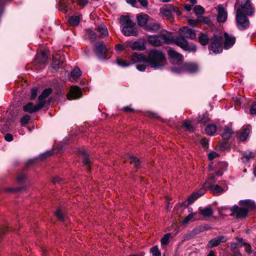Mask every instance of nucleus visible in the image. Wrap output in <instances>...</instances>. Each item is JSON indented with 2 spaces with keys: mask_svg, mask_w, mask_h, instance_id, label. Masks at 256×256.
<instances>
[{
  "mask_svg": "<svg viewBox=\"0 0 256 256\" xmlns=\"http://www.w3.org/2000/svg\"><path fill=\"white\" fill-rule=\"evenodd\" d=\"M36 59L38 62L44 64L47 60V56L44 52L42 51L37 55Z\"/></svg>",
  "mask_w": 256,
  "mask_h": 256,
  "instance_id": "nucleus-27",
  "label": "nucleus"
},
{
  "mask_svg": "<svg viewBox=\"0 0 256 256\" xmlns=\"http://www.w3.org/2000/svg\"><path fill=\"white\" fill-rule=\"evenodd\" d=\"M195 215L196 214L194 213L189 214L186 217V218H184L182 222V224H187Z\"/></svg>",
  "mask_w": 256,
  "mask_h": 256,
  "instance_id": "nucleus-52",
  "label": "nucleus"
},
{
  "mask_svg": "<svg viewBox=\"0 0 256 256\" xmlns=\"http://www.w3.org/2000/svg\"><path fill=\"white\" fill-rule=\"evenodd\" d=\"M96 51L98 54H103L106 52V48L104 43L98 42L96 45Z\"/></svg>",
  "mask_w": 256,
  "mask_h": 256,
  "instance_id": "nucleus-26",
  "label": "nucleus"
},
{
  "mask_svg": "<svg viewBox=\"0 0 256 256\" xmlns=\"http://www.w3.org/2000/svg\"><path fill=\"white\" fill-rule=\"evenodd\" d=\"M88 2V0H78V4L80 6H84Z\"/></svg>",
  "mask_w": 256,
  "mask_h": 256,
  "instance_id": "nucleus-61",
  "label": "nucleus"
},
{
  "mask_svg": "<svg viewBox=\"0 0 256 256\" xmlns=\"http://www.w3.org/2000/svg\"><path fill=\"white\" fill-rule=\"evenodd\" d=\"M133 24L129 20V36H136L138 34V32L135 28L130 27Z\"/></svg>",
  "mask_w": 256,
  "mask_h": 256,
  "instance_id": "nucleus-44",
  "label": "nucleus"
},
{
  "mask_svg": "<svg viewBox=\"0 0 256 256\" xmlns=\"http://www.w3.org/2000/svg\"><path fill=\"white\" fill-rule=\"evenodd\" d=\"M180 36H176L173 38V43L180 46L184 51L194 52L196 50V46L192 42H188L184 38L194 40L196 38L195 31L188 27H183L180 29Z\"/></svg>",
  "mask_w": 256,
  "mask_h": 256,
  "instance_id": "nucleus-1",
  "label": "nucleus"
},
{
  "mask_svg": "<svg viewBox=\"0 0 256 256\" xmlns=\"http://www.w3.org/2000/svg\"><path fill=\"white\" fill-rule=\"evenodd\" d=\"M98 32L101 34L102 36H106L108 35V31L105 26L100 24L98 26Z\"/></svg>",
  "mask_w": 256,
  "mask_h": 256,
  "instance_id": "nucleus-33",
  "label": "nucleus"
},
{
  "mask_svg": "<svg viewBox=\"0 0 256 256\" xmlns=\"http://www.w3.org/2000/svg\"><path fill=\"white\" fill-rule=\"evenodd\" d=\"M55 215L60 220L64 222L66 218L65 214L61 210H58L55 212Z\"/></svg>",
  "mask_w": 256,
  "mask_h": 256,
  "instance_id": "nucleus-36",
  "label": "nucleus"
},
{
  "mask_svg": "<svg viewBox=\"0 0 256 256\" xmlns=\"http://www.w3.org/2000/svg\"><path fill=\"white\" fill-rule=\"evenodd\" d=\"M144 62H142V64H138L136 65V68L140 71H144L146 69V66L144 64Z\"/></svg>",
  "mask_w": 256,
  "mask_h": 256,
  "instance_id": "nucleus-56",
  "label": "nucleus"
},
{
  "mask_svg": "<svg viewBox=\"0 0 256 256\" xmlns=\"http://www.w3.org/2000/svg\"><path fill=\"white\" fill-rule=\"evenodd\" d=\"M5 140L8 142H11L13 140V136L10 134H7L4 136Z\"/></svg>",
  "mask_w": 256,
  "mask_h": 256,
  "instance_id": "nucleus-60",
  "label": "nucleus"
},
{
  "mask_svg": "<svg viewBox=\"0 0 256 256\" xmlns=\"http://www.w3.org/2000/svg\"><path fill=\"white\" fill-rule=\"evenodd\" d=\"M217 180V179L216 177V176L214 174H212L206 180V182L204 184V186H207L208 185L213 184L214 183L216 182Z\"/></svg>",
  "mask_w": 256,
  "mask_h": 256,
  "instance_id": "nucleus-38",
  "label": "nucleus"
},
{
  "mask_svg": "<svg viewBox=\"0 0 256 256\" xmlns=\"http://www.w3.org/2000/svg\"><path fill=\"white\" fill-rule=\"evenodd\" d=\"M171 71L172 72L176 74L184 72L195 74L198 71V66L195 63L186 62L183 64L180 67L171 68Z\"/></svg>",
  "mask_w": 256,
  "mask_h": 256,
  "instance_id": "nucleus-4",
  "label": "nucleus"
},
{
  "mask_svg": "<svg viewBox=\"0 0 256 256\" xmlns=\"http://www.w3.org/2000/svg\"><path fill=\"white\" fill-rule=\"evenodd\" d=\"M208 36L206 34H200L198 36V40L200 44L203 46L207 44L208 42Z\"/></svg>",
  "mask_w": 256,
  "mask_h": 256,
  "instance_id": "nucleus-32",
  "label": "nucleus"
},
{
  "mask_svg": "<svg viewBox=\"0 0 256 256\" xmlns=\"http://www.w3.org/2000/svg\"><path fill=\"white\" fill-rule=\"evenodd\" d=\"M218 12L217 20L218 22H224L227 19V12L224 10V7L221 5H219L218 6Z\"/></svg>",
  "mask_w": 256,
  "mask_h": 256,
  "instance_id": "nucleus-16",
  "label": "nucleus"
},
{
  "mask_svg": "<svg viewBox=\"0 0 256 256\" xmlns=\"http://www.w3.org/2000/svg\"><path fill=\"white\" fill-rule=\"evenodd\" d=\"M81 18L80 16H72L69 18V24L72 26L78 25Z\"/></svg>",
  "mask_w": 256,
  "mask_h": 256,
  "instance_id": "nucleus-30",
  "label": "nucleus"
},
{
  "mask_svg": "<svg viewBox=\"0 0 256 256\" xmlns=\"http://www.w3.org/2000/svg\"><path fill=\"white\" fill-rule=\"evenodd\" d=\"M132 60L134 63L147 62V58L142 54L135 53L132 56Z\"/></svg>",
  "mask_w": 256,
  "mask_h": 256,
  "instance_id": "nucleus-20",
  "label": "nucleus"
},
{
  "mask_svg": "<svg viewBox=\"0 0 256 256\" xmlns=\"http://www.w3.org/2000/svg\"><path fill=\"white\" fill-rule=\"evenodd\" d=\"M160 25L158 23L151 22L146 26L145 29L148 32H156L160 29Z\"/></svg>",
  "mask_w": 256,
  "mask_h": 256,
  "instance_id": "nucleus-23",
  "label": "nucleus"
},
{
  "mask_svg": "<svg viewBox=\"0 0 256 256\" xmlns=\"http://www.w3.org/2000/svg\"><path fill=\"white\" fill-rule=\"evenodd\" d=\"M254 156V152L250 151H246L243 153L242 156L241 158L244 162H246L253 158Z\"/></svg>",
  "mask_w": 256,
  "mask_h": 256,
  "instance_id": "nucleus-29",
  "label": "nucleus"
},
{
  "mask_svg": "<svg viewBox=\"0 0 256 256\" xmlns=\"http://www.w3.org/2000/svg\"><path fill=\"white\" fill-rule=\"evenodd\" d=\"M120 23L124 26L122 32L124 36H128V16H122L120 18Z\"/></svg>",
  "mask_w": 256,
  "mask_h": 256,
  "instance_id": "nucleus-18",
  "label": "nucleus"
},
{
  "mask_svg": "<svg viewBox=\"0 0 256 256\" xmlns=\"http://www.w3.org/2000/svg\"><path fill=\"white\" fill-rule=\"evenodd\" d=\"M216 126L215 124L208 125L206 128V133L210 136L213 135L216 132Z\"/></svg>",
  "mask_w": 256,
  "mask_h": 256,
  "instance_id": "nucleus-31",
  "label": "nucleus"
},
{
  "mask_svg": "<svg viewBox=\"0 0 256 256\" xmlns=\"http://www.w3.org/2000/svg\"><path fill=\"white\" fill-rule=\"evenodd\" d=\"M67 8V4L66 2L64 1H60L59 3V10L63 11L64 12H67L66 8Z\"/></svg>",
  "mask_w": 256,
  "mask_h": 256,
  "instance_id": "nucleus-47",
  "label": "nucleus"
},
{
  "mask_svg": "<svg viewBox=\"0 0 256 256\" xmlns=\"http://www.w3.org/2000/svg\"><path fill=\"white\" fill-rule=\"evenodd\" d=\"M206 188H206L204 184L202 187L198 190L196 192H194L189 196L187 199L188 204H190L192 203L198 198L203 195L206 192Z\"/></svg>",
  "mask_w": 256,
  "mask_h": 256,
  "instance_id": "nucleus-11",
  "label": "nucleus"
},
{
  "mask_svg": "<svg viewBox=\"0 0 256 256\" xmlns=\"http://www.w3.org/2000/svg\"><path fill=\"white\" fill-rule=\"evenodd\" d=\"M198 20L201 23L208 24L210 22V19L208 18L200 16H198Z\"/></svg>",
  "mask_w": 256,
  "mask_h": 256,
  "instance_id": "nucleus-54",
  "label": "nucleus"
},
{
  "mask_svg": "<svg viewBox=\"0 0 256 256\" xmlns=\"http://www.w3.org/2000/svg\"><path fill=\"white\" fill-rule=\"evenodd\" d=\"M250 129L248 128H244L240 135V138L241 140H245L248 137L250 133Z\"/></svg>",
  "mask_w": 256,
  "mask_h": 256,
  "instance_id": "nucleus-34",
  "label": "nucleus"
},
{
  "mask_svg": "<svg viewBox=\"0 0 256 256\" xmlns=\"http://www.w3.org/2000/svg\"><path fill=\"white\" fill-rule=\"evenodd\" d=\"M37 88H33L31 90V91H30V93H31V96H30V98H31V99L32 100H34V99L36 96V95H37Z\"/></svg>",
  "mask_w": 256,
  "mask_h": 256,
  "instance_id": "nucleus-55",
  "label": "nucleus"
},
{
  "mask_svg": "<svg viewBox=\"0 0 256 256\" xmlns=\"http://www.w3.org/2000/svg\"><path fill=\"white\" fill-rule=\"evenodd\" d=\"M184 9L188 12L192 9V6L188 4H184Z\"/></svg>",
  "mask_w": 256,
  "mask_h": 256,
  "instance_id": "nucleus-63",
  "label": "nucleus"
},
{
  "mask_svg": "<svg viewBox=\"0 0 256 256\" xmlns=\"http://www.w3.org/2000/svg\"><path fill=\"white\" fill-rule=\"evenodd\" d=\"M183 126L190 131L193 130V127L192 125L191 122L189 120H186L183 123Z\"/></svg>",
  "mask_w": 256,
  "mask_h": 256,
  "instance_id": "nucleus-46",
  "label": "nucleus"
},
{
  "mask_svg": "<svg viewBox=\"0 0 256 256\" xmlns=\"http://www.w3.org/2000/svg\"><path fill=\"white\" fill-rule=\"evenodd\" d=\"M222 40L221 36H215L211 44L210 48L213 52L218 54L222 52Z\"/></svg>",
  "mask_w": 256,
  "mask_h": 256,
  "instance_id": "nucleus-9",
  "label": "nucleus"
},
{
  "mask_svg": "<svg viewBox=\"0 0 256 256\" xmlns=\"http://www.w3.org/2000/svg\"><path fill=\"white\" fill-rule=\"evenodd\" d=\"M236 240L238 242L242 243V245H248V248H250V244L244 242V239L242 238H236Z\"/></svg>",
  "mask_w": 256,
  "mask_h": 256,
  "instance_id": "nucleus-62",
  "label": "nucleus"
},
{
  "mask_svg": "<svg viewBox=\"0 0 256 256\" xmlns=\"http://www.w3.org/2000/svg\"><path fill=\"white\" fill-rule=\"evenodd\" d=\"M235 8L236 10H241L244 14L245 15L251 16L253 13V10L249 0H242L240 2V8L236 7V8Z\"/></svg>",
  "mask_w": 256,
  "mask_h": 256,
  "instance_id": "nucleus-10",
  "label": "nucleus"
},
{
  "mask_svg": "<svg viewBox=\"0 0 256 256\" xmlns=\"http://www.w3.org/2000/svg\"><path fill=\"white\" fill-rule=\"evenodd\" d=\"M172 12H176L178 14H180L178 8L172 5L166 6L160 9V14L167 19L172 18Z\"/></svg>",
  "mask_w": 256,
  "mask_h": 256,
  "instance_id": "nucleus-8",
  "label": "nucleus"
},
{
  "mask_svg": "<svg viewBox=\"0 0 256 256\" xmlns=\"http://www.w3.org/2000/svg\"><path fill=\"white\" fill-rule=\"evenodd\" d=\"M150 252L153 256H161V253L157 246L152 247L150 248Z\"/></svg>",
  "mask_w": 256,
  "mask_h": 256,
  "instance_id": "nucleus-41",
  "label": "nucleus"
},
{
  "mask_svg": "<svg viewBox=\"0 0 256 256\" xmlns=\"http://www.w3.org/2000/svg\"><path fill=\"white\" fill-rule=\"evenodd\" d=\"M63 62L62 59L60 60H57V58H55L54 60L52 63V66L56 70L59 68L60 66V64Z\"/></svg>",
  "mask_w": 256,
  "mask_h": 256,
  "instance_id": "nucleus-45",
  "label": "nucleus"
},
{
  "mask_svg": "<svg viewBox=\"0 0 256 256\" xmlns=\"http://www.w3.org/2000/svg\"><path fill=\"white\" fill-rule=\"evenodd\" d=\"M218 154L214 152H211L208 155V158L210 160H212L218 156Z\"/></svg>",
  "mask_w": 256,
  "mask_h": 256,
  "instance_id": "nucleus-53",
  "label": "nucleus"
},
{
  "mask_svg": "<svg viewBox=\"0 0 256 256\" xmlns=\"http://www.w3.org/2000/svg\"><path fill=\"white\" fill-rule=\"evenodd\" d=\"M200 212L204 217H210L213 214V210L210 207H206L199 209Z\"/></svg>",
  "mask_w": 256,
  "mask_h": 256,
  "instance_id": "nucleus-25",
  "label": "nucleus"
},
{
  "mask_svg": "<svg viewBox=\"0 0 256 256\" xmlns=\"http://www.w3.org/2000/svg\"><path fill=\"white\" fill-rule=\"evenodd\" d=\"M226 240L227 238L226 236H219L210 240L207 245L208 248H212L218 246L220 243L226 242Z\"/></svg>",
  "mask_w": 256,
  "mask_h": 256,
  "instance_id": "nucleus-13",
  "label": "nucleus"
},
{
  "mask_svg": "<svg viewBox=\"0 0 256 256\" xmlns=\"http://www.w3.org/2000/svg\"><path fill=\"white\" fill-rule=\"evenodd\" d=\"M206 188H208L210 190L216 195L219 194L223 193L225 190L218 184H210L205 186Z\"/></svg>",
  "mask_w": 256,
  "mask_h": 256,
  "instance_id": "nucleus-19",
  "label": "nucleus"
},
{
  "mask_svg": "<svg viewBox=\"0 0 256 256\" xmlns=\"http://www.w3.org/2000/svg\"><path fill=\"white\" fill-rule=\"evenodd\" d=\"M147 39L148 42L154 46H160L164 44H173V38L167 33H162L159 35H148Z\"/></svg>",
  "mask_w": 256,
  "mask_h": 256,
  "instance_id": "nucleus-3",
  "label": "nucleus"
},
{
  "mask_svg": "<svg viewBox=\"0 0 256 256\" xmlns=\"http://www.w3.org/2000/svg\"><path fill=\"white\" fill-rule=\"evenodd\" d=\"M30 120V116L28 115L24 116H23L20 120L21 124L22 126H24Z\"/></svg>",
  "mask_w": 256,
  "mask_h": 256,
  "instance_id": "nucleus-50",
  "label": "nucleus"
},
{
  "mask_svg": "<svg viewBox=\"0 0 256 256\" xmlns=\"http://www.w3.org/2000/svg\"><path fill=\"white\" fill-rule=\"evenodd\" d=\"M240 202L242 205L246 206L247 208H246L248 209L252 208L254 206V202L252 201L249 200H240Z\"/></svg>",
  "mask_w": 256,
  "mask_h": 256,
  "instance_id": "nucleus-35",
  "label": "nucleus"
},
{
  "mask_svg": "<svg viewBox=\"0 0 256 256\" xmlns=\"http://www.w3.org/2000/svg\"><path fill=\"white\" fill-rule=\"evenodd\" d=\"M224 48L228 49L231 48L236 42V38L232 35H229L227 33L224 34Z\"/></svg>",
  "mask_w": 256,
  "mask_h": 256,
  "instance_id": "nucleus-15",
  "label": "nucleus"
},
{
  "mask_svg": "<svg viewBox=\"0 0 256 256\" xmlns=\"http://www.w3.org/2000/svg\"><path fill=\"white\" fill-rule=\"evenodd\" d=\"M170 236L171 234L170 233L164 234L160 240L162 245L164 246L167 244Z\"/></svg>",
  "mask_w": 256,
  "mask_h": 256,
  "instance_id": "nucleus-42",
  "label": "nucleus"
},
{
  "mask_svg": "<svg viewBox=\"0 0 256 256\" xmlns=\"http://www.w3.org/2000/svg\"><path fill=\"white\" fill-rule=\"evenodd\" d=\"M51 92H52V90H51L50 88L46 89L42 92V94L38 96V102L40 103V102H42V107L44 106V104L46 103V100H44V99L50 95V94L51 93Z\"/></svg>",
  "mask_w": 256,
  "mask_h": 256,
  "instance_id": "nucleus-21",
  "label": "nucleus"
},
{
  "mask_svg": "<svg viewBox=\"0 0 256 256\" xmlns=\"http://www.w3.org/2000/svg\"><path fill=\"white\" fill-rule=\"evenodd\" d=\"M81 75V72L80 69L76 67L74 68V70L71 72V76L74 78H76L79 76Z\"/></svg>",
  "mask_w": 256,
  "mask_h": 256,
  "instance_id": "nucleus-39",
  "label": "nucleus"
},
{
  "mask_svg": "<svg viewBox=\"0 0 256 256\" xmlns=\"http://www.w3.org/2000/svg\"><path fill=\"white\" fill-rule=\"evenodd\" d=\"M148 19V16L146 14H141L137 16V21L138 25L144 26L146 24Z\"/></svg>",
  "mask_w": 256,
  "mask_h": 256,
  "instance_id": "nucleus-22",
  "label": "nucleus"
},
{
  "mask_svg": "<svg viewBox=\"0 0 256 256\" xmlns=\"http://www.w3.org/2000/svg\"><path fill=\"white\" fill-rule=\"evenodd\" d=\"M188 22L190 26H194L197 23V22H200V21L198 20V18L196 20H192V19H189L188 20Z\"/></svg>",
  "mask_w": 256,
  "mask_h": 256,
  "instance_id": "nucleus-59",
  "label": "nucleus"
},
{
  "mask_svg": "<svg viewBox=\"0 0 256 256\" xmlns=\"http://www.w3.org/2000/svg\"><path fill=\"white\" fill-rule=\"evenodd\" d=\"M127 44H120L116 46V50L118 52H120L124 50Z\"/></svg>",
  "mask_w": 256,
  "mask_h": 256,
  "instance_id": "nucleus-49",
  "label": "nucleus"
},
{
  "mask_svg": "<svg viewBox=\"0 0 256 256\" xmlns=\"http://www.w3.org/2000/svg\"><path fill=\"white\" fill-rule=\"evenodd\" d=\"M168 54L170 62L173 64H176L178 66L176 67H180L182 64L183 57L182 55L176 52L174 50L170 48L168 51Z\"/></svg>",
  "mask_w": 256,
  "mask_h": 256,
  "instance_id": "nucleus-7",
  "label": "nucleus"
},
{
  "mask_svg": "<svg viewBox=\"0 0 256 256\" xmlns=\"http://www.w3.org/2000/svg\"><path fill=\"white\" fill-rule=\"evenodd\" d=\"M82 157L83 158V162L85 164H88L90 161L88 159V156L85 151H82L80 153Z\"/></svg>",
  "mask_w": 256,
  "mask_h": 256,
  "instance_id": "nucleus-43",
  "label": "nucleus"
},
{
  "mask_svg": "<svg viewBox=\"0 0 256 256\" xmlns=\"http://www.w3.org/2000/svg\"><path fill=\"white\" fill-rule=\"evenodd\" d=\"M233 134V132L232 130L228 127L225 126L224 128L223 132L222 134V136L224 139H228Z\"/></svg>",
  "mask_w": 256,
  "mask_h": 256,
  "instance_id": "nucleus-28",
  "label": "nucleus"
},
{
  "mask_svg": "<svg viewBox=\"0 0 256 256\" xmlns=\"http://www.w3.org/2000/svg\"><path fill=\"white\" fill-rule=\"evenodd\" d=\"M236 25L239 30H244L248 28L249 21L240 9H237L236 10Z\"/></svg>",
  "mask_w": 256,
  "mask_h": 256,
  "instance_id": "nucleus-5",
  "label": "nucleus"
},
{
  "mask_svg": "<svg viewBox=\"0 0 256 256\" xmlns=\"http://www.w3.org/2000/svg\"><path fill=\"white\" fill-rule=\"evenodd\" d=\"M250 114H256V103L252 106L250 110Z\"/></svg>",
  "mask_w": 256,
  "mask_h": 256,
  "instance_id": "nucleus-58",
  "label": "nucleus"
},
{
  "mask_svg": "<svg viewBox=\"0 0 256 256\" xmlns=\"http://www.w3.org/2000/svg\"><path fill=\"white\" fill-rule=\"evenodd\" d=\"M147 62L154 69H162L166 65V60L162 51L153 49L148 52Z\"/></svg>",
  "mask_w": 256,
  "mask_h": 256,
  "instance_id": "nucleus-2",
  "label": "nucleus"
},
{
  "mask_svg": "<svg viewBox=\"0 0 256 256\" xmlns=\"http://www.w3.org/2000/svg\"><path fill=\"white\" fill-rule=\"evenodd\" d=\"M129 162H130V164H134L136 167L140 164L139 160L134 156H129Z\"/></svg>",
  "mask_w": 256,
  "mask_h": 256,
  "instance_id": "nucleus-48",
  "label": "nucleus"
},
{
  "mask_svg": "<svg viewBox=\"0 0 256 256\" xmlns=\"http://www.w3.org/2000/svg\"><path fill=\"white\" fill-rule=\"evenodd\" d=\"M227 166V163L224 162L217 164L216 165V175L219 176H222L224 172L226 170Z\"/></svg>",
  "mask_w": 256,
  "mask_h": 256,
  "instance_id": "nucleus-17",
  "label": "nucleus"
},
{
  "mask_svg": "<svg viewBox=\"0 0 256 256\" xmlns=\"http://www.w3.org/2000/svg\"><path fill=\"white\" fill-rule=\"evenodd\" d=\"M132 48L134 50H144L146 49V46L142 41L138 40L132 44Z\"/></svg>",
  "mask_w": 256,
  "mask_h": 256,
  "instance_id": "nucleus-24",
  "label": "nucleus"
},
{
  "mask_svg": "<svg viewBox=\"0 0 256 256\" xmlns=\"http://www.w3.org/2000/svg\"><path fill=\"white\" fill-rule=\"evenodd\" d=\"M42 108V102L38 103L36 105H34L32 102L28 103L24 106V110L29 113L34 112Z\"/></svg>",
  "mask_w": 256,
  "mask_h": 256,
  "instance_id": "nucleus-12",
  "label": "nucleus"
},
{
  "mask_svg": "<svg viewBox=\"0 0 256 256\" xmlns=\"http://www.w3.org/2000/svg\"><path fill=\"white\" fill-rule=\"evenodd\" d=\"M140 4L144 8H146L148 4V0H138Z\"/></svg>",
  "mask_w": 256,
  "mask_h": 256,
  "instance_id": "nucleus-57",
  "label": "nucleus"
},
{
  "mask_svg": "<svg viewBox=\"0 0 256 256\" xmlns=\"http://www.w3.org/2000/svg\"><path fill=\"white\" fill-rule=\"evenodd\" d=\"M116 64L118 66H122V67H126L128 66L126 62H125L124 60H123L120 59V58H117Z\"/></svg>",
  "mask_w": 256,
  "mask_h": 256,
  "instance_id": "nucleus-51",
  "label": "nucleus"
},
{
  "mask_svg": "<svg viewBox=\"0 0 256 256\" xmlns=\"http://www.w3.org/2000/svg\"><path fill=\"white\" fill-rule=\"evenodd\" d=\"M209 120V118L208 114H202V116H200L198 120V123L201 124H206L208 122Z\"/></svg>",
  "mask_w": 256,
  "mask_h": 256,
  "instance_id": "nucleus-40",
  "label": "nucleus"
},
{
  "mask_svg": "<svg viewBox=\"0 0 256 256\" xmlns=\"http://www.w3.org/2000/svg\"><path fill=\"white\" fill-rule=\"evenodd\" d=\"M230 216H234L236 218H244L248 214V210L246 208H240L237 206H234L230 208Z\"/></svg>",
  "mask_w": 256,
  "mask_h": 256,
  "instance_id": "nucleus-6",
  "label": "nucleus"
},
{
  "mask_svg": "<svg viewBox=\"0 0 256 256\" xmlns=\"http://www.w3.org/2000/svg\"><path fill=\"white\" fill-rule=\"evenodd\" d=\"M81 96L80 89L76 86H72L69 94H68V98L69 100L76 99Z\"/></svg>",
  "mask_w": 256,
  "mask_h": 256,
  "instance_id": "nucleus-14",
  "label": "nucleus"
},
{
  "mask_svg": "<svg viewBox=\"0 0 256 256\" xmlns=\"http://www.w3.org/2000/svg\"><path fill=\"white\" fill-rule=\"evenodd\" d=\"M193 10L196 15H200L204 12V9L200 6L196 5L194 6Z\"/></svg>",
  "mask_w": 256,
  "mask_h": 256,
  "instance_id": "nucleus-37",
  "label": "nucleus"
},
{
  "mask_svg": "<svg viewBox=\"0 0 256 256\" xmlns=\"http://www.w3.org/2000/svg\"><path fill=\"white\" fill-rule=\"evenodd\" d=\"M136 3V0H129V4H130L134 7L135 6Z\"/></svg>",
  "mask_w": 256,
  "mask_h": 256,
  "instance_id": "nucleus-64",
  "label": "nucleus"
}]
</instances>
